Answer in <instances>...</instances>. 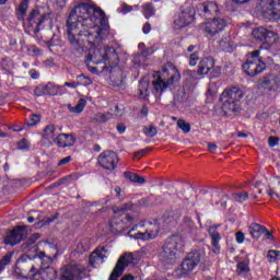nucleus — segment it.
Masks as SVG:
<instances>
[{
  "mask_svg": "<svg viewBox=\"0 0 280 280\" xmlns=\"http://www.w3.org/2000/svg\"><path fill=\"white\" fill-rule=\"evenodd\" d=\"M185 247V238L182 235H173L166 238L160 252V259L164 264H174L178 259V253Z\"/></svg>",
  "mask_w": 280,
  "mask_h": 280,
  "instance_id": "nucleus-4",
  "label": "nucleus"
},
{
  "mask_svg": "<svg viewBox=\"0 0 280 280\" xmlns=\"http://www.w3.org/2000/svg\"><path fill=\"white\" fill-rule=\"evenodd\" d=\"M84 267L82 265H67L60 269V280H82Z\"/></svg>",
  "mask_w": 280,
  "mask_h": 280,
  "instance_id": "nucleus-14",
  "label": "nucleus"
},
{
  "mask_svg": "<svg viewBox=\"0 0 280 280\" xmlns=\"http://www.w3.org/2000/svg\"><path fill=\"white\" fill-rule=\"evenodd\" d=\"M20 264V268L22 270V275L26 278H33V280H45V278H37L36 279V275H40V272L36 271V268L34 267V265H27L23 261L19 262ZM27 268V269H25Z\"/></svg>",
  "mask_w": 280,
  "mask_h": 280,
  "instance_id": "nucleus-26",
  "label": "nucleus"
},
{
  "mask_svg": "<svg viewBox=\"0 0 280 280\" xmlns=\"http://www.w3.org/2000/svg\"><path fill=\"white\" fill-rule=\"evenodd\" d=\"M151 31H152V25L150 24V22H147L142 27V32L143 34H150Z\"/></svg>",
  "mask_w": 280,
  "mask_h": 280,
  "instance_id": "nucleus-56",
  "label": "nucleus"
},
{
  "mask_svg": "<svg viewBox=\"0 0 280 280\" xmlns=\"http://www.w3.org/2000/svg\"><path fill=\"white\" fill-rule=\"evenodd\" d=\"M18 150H30V142L26 139H22L18 142Z\"/></svg>",
  "mask_w": 280,
  "mask_h": 280,
  "instance_id": "nucleus-51",
  "label": "nucleus"
},
{
  "mask_svg": "<svg viewBox=\"0 0 280 280\" xmlns=\"http://www.w3.org/2000/svg\"><path fill=\"white\" fill-rule=\"evenodd\" d=\"M42 141L46 145H54L56 142V126L47 125L42 132Z\"/></svg>",
  "mask_w": 280,
  "mask_h": 280,
  "instance_id": "nucleus-22",
  "label": "nucleus"
},
{
  "mask_svg": "<svg viewBox=\"0 0 280 280\" xmlns=\"http://www.w3.org/2000/svg\"><path fill=\"white\" fill-rule=\"evenodd\" d=\"M71 161H72L71 155H68V156L61 159V160L58 162V165H59V167H62V165H67V164L71 163Z\"/></svg>",
  "mask_w": 280,
  "mask_h": 280,
  "instance_id": "nucleus-54",
  "label": "nucleus"
},
{
  "mask_svg": "<svg viewBox=\"0 0 280 280\" xmlns=\"http://www.w3.org/2000/svg\"><path fill=\"white\" fill-rule=\"evenodd\" d=\"M197 73L199 75H210V78H220V69L215 68L213 57H206L200 60Z\"/></svg>",
  "mask_w": 280,
  "mask_h": 280,
  "instance_id": "nucleus-13",
  "label": "nucleus"
},
{
  "mask_svg": "<svg viewBox=\"0 0 280 280\" xmlns=\"http://www.w3.org/2000/svg\"><path fill=\"white\" fill-rule=\"evenodd\" d=\"M120 280H135V277L132 275H126Z\"/></svg>",
  "mask_w": 280,
  "mask_h": 280,
  "instance_id": "nucleus-64",
  "label": "nucleus"
},
{
  "mask_svg": "<svg viewBox=\"0 0 280 280\" xmlns=\"http://www.w3.org/2000/svg\"><path fill=\"white\" fill-rule=\"evenodd\" d=\"M132 222H135V218L130 214H127L124 219L115 217L112 219L109 226L114 233H122V231L132 226Z\"/></svg>",
  "mask_w": 280,
  "mask_h": 280,
  "instance_id": "nucleus-16",
  "label": "nucleus"
},
{
  "mask_svg": "<svg viewBox=\"0 0 280 280\" xmlns=\"http://www.w3.org/2000/svg\"><path fill=\"white\" fill-rule=\"evenodd\" d=\"M22 250L26 254L28 259H39L42 264L45 266V264H51V257L47 256L45 252H38V247L36 245H33L31 247H22Z\"/></svg>",
  "mask_w": 280,
  "mask_h": 280,
  "instance_id": "nucleus-18",
  "label": "nucleus"
},
{
  "mask_svg": "<svg viewBox=\"0 0 280 280\" xmlns=\"http://www.w3.org/2000/svg\"><path fill=\"white\" fill-rule=\"evenodd\" d=\"M46 95H58L60 92V86L56 85V83L48 82L44 84Z\"/></svg>",
  "mask_w": 280,
  "mask_h": 280,
  "instance_id": "nucleus-33",
  "label": "nucleus"
},
{
  "mask_svg": "<svg viewBox=\"0 0 280 280\" xmlns=\"http://www.w3.org/2000/svg\"><path fill=\"white\" fill-rule=\"evenodd\" d=\"M117 130H118V132L120 133V135H124V132H126V125H124V124H119V125H117Z\"/></svg>",
  "mask_w": 280,
  "mask_h": 280,
  "instance_id": "nucleus-61",
  "label": "nucleus"
},
{
  "mask_svg": "<svg viewBox=\"0 0 280 280\" xmlns=\"http://www.w3.org/2000/svg\"><path fill=\"white\" fill-rule=\"evenodd\" d=\"M177 128H179L182 132H185V135H188V132H191V125L183 119L177 120Z\"/></svg>",
  "mask_w": 280,
  "mask_h": 280,
  "instance_id": "nucleus-38",
  "label": "nucleus"
},
{
  "mask_svg": "<svg viewBox=\"0 0 280 280\" xmlns=\"http://www.w3.org/2000/svg\"><path fill=\"white\" fill-rule=\"evenodd\" d=\"M198 60H200V57L198 56V51L192 52L189 56V66L196 67V65H198Z\"/></svg>",
  "mask_w": 280,
  "mask_h": 280,
  "instance_id": "nucleus-48",
  "label": "nucleus"
},
{
  "mask_svg": "<svg viewBox=\"0 0 280 280\" xmlns=\"http://www.w3.org/2000/svg\"><path fill=\"white\" fill-rule=\"evenodd\" d=\"M163 222L165 224H176L177 220H178V217L175 219L174 218V214L172 213H168V214H164L163 218H162Z\"/></svg>",
  "mask_w": 280,
  "mask_h": 280,
  "instance_id": "nucleus-45",
  "label": "nucleus"
},
{
  "mask_svg": "<svg viewBox=\"0 0 280 280\" xmlns=\"http://www.w3.org/2000/svg\"><path fill=\"white\" fill-rule=\"evenodd\" d=\"M38 121H40V116H38L36 114H32L30 116V120L27 121V126H36V124H38Z\"/></svg>",
  "mask_w": 280,
  "mask_h": 280,
  "instance_id": "nucleus-50",
  "label": "nucleus"
},
{
  "mask_svg": "<svg viewBox=\"0 0 280 280\" xmlns=\"http://www.w3.org/2000/svg\"><path fill=\"white\" fill-rule=\"evenodd\" d=\"M236 272L237 275H246V272H250V268L248 264L241 261L236 265Z\"/></svg>",
  "mask_w": 280,
  "mask_h": 280,
  "instance_id": "nucleus-39",
  "label": "nucleus"
},
{
  "mask_svg": "<svg viewBox=\"0 0 280 280\" xmlns=\"http://www.w3.org/2000/svg\"><path fill=\"white\" fill-rule=\"evenodd\" d=\"M205 249H194L189 252L184 260L182 261L180 275L182 277H187V275H191L202 259L205 258Z\"/></svg>",
  "mask_w": 280,
  "mask_h": 280,
  "instance_id": "nucleus-6",
  "label": "nucleus"
},
{
  "mask_svg": "<svg viewBox=\"0 0 280 280\" xmlns=\"http://www.w3.org/2000/svg\"><path fill=\"white\" fill-rule=\"evenodd\" d=\"M122 12H125V13L132 12V7H130L128 4H124L122 5Z\"/></svg>",
  "mask_w": 280,
  "mask_h": 280,
  "instance_id": "nucleus-62",
  "label": "nucleus"
},
{
  "mask_svg": "<svg viewBox=\"0 0 280 280\" xmlns=\"http://www.w3.org/2000/svg\"><path fill=\"white\" fill-rule=\"evenodd\" d=\"M55 143L57 148H72L75 145V137L73 133H59L55 138Z\"/></svg>",
  "mask_w": 280,
  "mask_h": 280,
  "instance_id": "nucleus-20",
  "label": "nucleus"
},
{
  "mask_svg": "<svg viewBox=\"0 0 280 280\" xmlns=\"http://www.w3.org/2000/svg\"><path fill=\"white\" fill-rule=\"evenodd\" d=\"M36 279L54 280L56 279V270L54 268L44 269L39 273H35Z\"/></svg>",
  "mask_w": 280,
  "mask_h": 280,
  "instance_id": "nucleus-30",
  "label": "nucleus"
},
{
  "mask_svg": "<svg viewBox=\"0 0 280 280\" xmlns=\"http://www.w3.org/2000/svg\"><path fill=\"white\" fill-rule=\"evenodd\" d=\"M235 238L237 244H244V240H246V236L244 235V232L238 231L235 233Z\"/></svg>",
  "mask_w": 280,
  "mask_h": 280,
  "instance_id": "nucleus-53",
  "label": "nucleus"
},
{
  "mask_svg": "<svg viewBox=\"0 0 280 280\" xmlns=\"http://www.w3.org/2000/svg\"><path fill=\"white\" fill-rule=\"evenodd\" d=\"M12 261V253L5 254L1 259H0V272L5 270V266H10V262Z\"/></svg>",
  "mask_w": 280,
  "mask_h": 280,
  "instance_id": "nucleus-35",
  "label": "nucleus"
},
{
  "mask_svg": "<svg viewBox=\"0 0 280 280\" xmlns=\"http://www.w3.org/2000/svg\"><path fill=\"white\" fill-rule=\"evenodd\" d=\"M142 12L145 19H150L151 16H154L156 10H154V7L152 5V3H147L142 5Z\"/></svg>",
  "mask_w": 280,
  "mask_h": 280,
  "instance_id": "nucleus-34",
  "label": "nucleus"
},
{
  "mask_svg": "<svg viewBox=\"0 0 280 280\" xmlns=\"http://www.w3.org/2000/svg\"><path fill=\"white\" fill-rule=\"evenodd\" d=\"M149 152H150V149H141L133 154V159H143V156H145V154Z\"/></svg>",
  "mask_w": 280,
  "mask_h": 280,
  "instance_id": "nucleus-52",
  "label": "nucleus"
},
{
  "mask_svg": "<svg viewBox=\"0 0 280 280\" xmlns=\"http://www.w3.org/2000/svg\"><path fill=\"white\" fill-rule=\"evenodd\" d=\"M143 133L145 135V137H149L150 139H152L158 135L156 127H154L153 125H150L149 127H144Z\"/></svg>",
  "mask_w": 280,
  "mask_h": 280,
  "instance_id": "nucleus-41",
  "label": "nucleus"
},
{
  "mask_svg": "<svg viewBox=\"0 0 280 280\" xmlns=\"http://www.w3.org/2000/svg\"><path fill=\"white\" fill-rule=\"evenodd\" d=\"M118 163L119 158H117V153H115V151H104L98 155V165H101L103 170L113 172L117 167Z\"/></svg>",
  "mask_w": 280,
  "mask_h": 280,
  "instance_id": "nucleus-15",
  "label": "nucleus"
},
{
  "mask_svg": "<svg viewBox=\"0 0 280 280\" xmlns=\"http://www.w3.org/2000/svg\"><path fill=\"white\" fill-rule=\"evenodd\" d=\"M47 15L40 9H34L28 15V25L34 32H40V26L45 23Z\"/></svg>",
  "mask_w": 280,
  "mask_h": 280,
  "instance_id": "nucleus-17",
  "label": "nucleus"
},
{
  "mask_svg": "<svg viewBox=\"0 0 280 280\" xmlns=\"http://www.w3.org/2000/svg\"><path fill=\"white\" fill-rule=\"evenodd\" d=\"M102 62L105 65L103 69L106 67H110V69L117 67V65H119L117 50H115L114 47L95 48L85 59V65L90 71H97V68L91 67V65H102Z\"/></svg>",
  "mask_w": 280,
  "mask_h": 280,
  "instance_id": "nucleus-2",
  "label": "nucleus"
},
{
  "mask_svg": "<svg viewBox=\"0 0 280 280\" xmlns=\"http://www.w3.org/2000/svg\"><path fill=\"white\" fill-rule=\"evenodd\" d=\"M125 178L130 180V183H138V185H143L145 183V178L132 172H125Z\"/></svg>",
  "mask_w": 280,
  "mask_h": 280,
  "instance_id": "nucleus-32",
  "label": "nucleus"
},
{
  "mask_svg": "<svg viewBox=\"0 0 280 280\" xmlns=\"http://www.w3.org/2000/svg\"><path fill=\"white\" fill-rule=\"evenodd\" d=\"M224 27H226V21H224L223 19L215 18L212 21L206 23L205 30L207 34L213 36L218 34V32H222Z\"/></svg>",
  "mask_w": 280,
  "mask_h": 280,
  "instance_id": "nucleus-19",
  "label": "nucleus"
},
{
  "mask_svg": "<svg viewBox=\"0 0 280 280\" xmlns=\"http://www.w3.org/2000/svg\"><path fill=\"white\" fill-rule=\"evenodd\" d=\"M196 20V10L194 7L187 5L183 7L180 12L174 16L173 28L183 30Z\"/></svg>",
  "mask_w": 280,
  "mask_h": 280,
  "instance_id": "nucleus-9",
  "label": "nucleus"
},
{
  "mask_svg": "<svg viewBox=\"0 0 280 280\" xmlns=\"http://www.w3.org/2000/svg\"><path fill=\"white\" fill-rule=\"evenodd\" d=\"M27 8H30V0H22L18 9L19 16L21 19H23L25 14H27Z\"/></svg>",
  "mask_w": 280,
  "mask_h": 280,
  "instance_id": "nucleus-36",
  "label": "nucleus"
},
{
  "mask_svg": "<svg viewBox=\"0 0 280 280\" xmlns=\"http://www.w3.org/2000/svg\"><path fill=\"white\" fill-rule=\"evenodd\" d=\"M211 240H212V250L213 253H220V233L215 228H209L208 231Z\"/></svg>",
  "mask_w": 280,
  "mask_h": 280,
  "instance_id": "nucleus-28",
  "label": "nucleus"
},
{
  "mask_svg": "<svg viewBox=\"0 0 280 280\" xmlns=\"http://www.w3.org/2000/svg\"><path fill=\"white\" fill-rule=\"evenodd\" d=\"M28 73L33 80H38V75H40L36 69H31Z\"/></svg>",
  "mask_w": 280,
  "mask_h": 280,
  "instance_id": "nucleus-58",
  "label": "nucleus"
},
{
  "mask_svg": "<svg viewBox=\"0 0 280 280\" xmlns=\"http://www.w3.org/2000/svg\"><path fill=\"white\" fill-rule=\"evenodd\" d=\"M135 261V254L132 253H125L116 262L115 268L113 269L109 280H118L119 277L124 275V270L130 266Z\"/></svg>",
  "mask_w": 280,
  "mask_h": 280,
  "instance_id": "nucleus-12",
  "label": "nucleus"
},
{
  "mask_svg": "<svg viewBox=\"0 0 280 280\" xmlns=\"http://www.w3.org/2000/svg\"><path fill=\"white\" fill-rule=\"evenodd\" d=\"M260 12L267 21H280V0H261Z\"/></svg>",
  "mask_w": 280,
  "mask_h": 280,
  "instance_id": "nucleus-10",
  "label": "nucleus"
},
{
  "mask_svg": "<svg viewBox=\"0 0 280 280\" xmlns=\"http://www.w3.org/2000/svg\"><path fill=\"white\" fill-rule=\"evenodd\" d=\"M253 37L259 43H268V38H272L275 36V32L268 31L266 27H257L252 32Z\"/></svg>",
  "mask_w": 280,
  "mask_h": 280,
  "instance_id": "nucleus-23",
  "label": "nucleus"
},
{
  "mask_svg": "<svg viewBox=\"0 0 280 280\" xmlns=\"http://www.w3.org/2000/svg\"><path fill=\"white\" fill-rule=\"evenodd\" d=\"M218 3L214 1H206L203 3H199L197 5V11L201 14H205V16H211V14H218L219 12Z\"/></svg>",
  "mask_w": 280,
  "mask_h": 280,
  "instance_id": "nucleus-21",
  "label": "nucleus"
},
{
  "mask_svg": "<svg viewBox=\"0 0 280 280\" xmlns=\"http://www.w3.org/2000/svg\"><path fill=\"white\" fill-rule=\"evenodd\" d=\"M137 226L138 225H135L128 232L129 237H133V240H142L143 242H148V240H155V237L159 235L160 228L156 221H144L143 223H140V226H143L144 231H139L136 234H132V231H135Z\"/></svg>",
  "mask_w": 280,
  "mask_h": 280,
  "instance_id": "nucleus-8",
  "label": "nucleus"
},
{
  "mask_svg": "<svg viewBox=\"0 0 280 280\" xmlns=\"http://www.w3.org/2000/svg\"><path fill=\"white\" fill-rule=\"evenodd\" d=\"M261 84L268 91H277L280 86V77L278 74H269L261 79Z\"/></svg>",
  "mask_w": 280,
  "mask_h": 280,
  "instance_id": "nucleus-24",
  "label": "nucleus"
},
{
  "mask_svg": "<svg viewBox=\"0 0 280 280\" xmlns=\"http://www.w3.org/2000/svg\"><path fill=\"white\" fill-rule=\"evenodd\" d=\"M89 250V245L86 244V241H81L77 244V252L78 253H86Z\"/></svg>",
  "mask_w": 280,
  "mask_h": 280,
  "instance_id": "nucleus-47",
  "label": "nucleus"
},
{
  "mask_svg": "<svg viewBox=\"0 0 280 280\" xmlns=\"http://www.w3.org/2000/svg\"><path fill=\"white\" fill-rule=\"evenodd\" d=\"M45 67H54V59H47L44 61Z\"/></svg>",
  "mask_w": 280,
  "mask_h": 280,
  "instance_id": "nucleus-63",
  "label": "nucleus"
},
{
  "mask_svg": "<svg viewBox=\"0 0 280 280\" xmlns=\"http://www.w3.org/2000/svg\"><path fill=\"white\" fill-rule=\"evenodd\" d=\"M67 34L77 51L97 47L108 34L106 13L89 3L78 4L68 18Z\"/></svg>",
  "mask_w": 280,
  "mask_h": 280,
  "instance_id": "nucleus-1",
  "label": "nucleus"
},
{
  "mask_svg": "<svg viewBox=\"0 0 280 280\" xmlns=\"http://www.w3.org/2000/svg\"><path fill=\"white\" fill-rule=\"evenodd\" d=\"M34 95H36V97H43V95H47L45 84H40L37 88H35Z\"/></svg>",
  "mask_w": 280,
  "mask_h": 280,
  "instance_id": "nucleus-46",
  "label": "nucleus"
},
{
  "mask_svg": "<svg viewBox=\"0 0 280 280\" xmlns=\"http://www.w3.org/2000/svg\"><path fill=\"white\" fill-rule=\"evenodd\" d=\"M78 80H79V86H80V84L83 86H90V84H93V81L91 80V78H89L84 74H80L78 77Z\"/></svg>",
  "mask_w": 280,
  "mask_h": 280,
  "instance_id": "nucleus-44",
  "label": "nucleus"
},
{
  "mask_svg": "<svg viewBox=\"0 0 280 280\" xmlns=\"http://www.w3.org/2000/svg\"><path fill=\"white\" fill-rule=\"evenodd\" d=\"M40 240V234L35 233L31 237H28L22 248H30L32 246H36V241Z\"/></svg>",
  "mask_w": 280,
  "mask_h": 280,
  "instance_id": "nucleus-37",
  "label": "nucleus"
},
{
  "mask_svg": "<svg viewBox=\"0 0 280 280\" xmlns=\"http://www.w3.org/2000/svg\"><path fill=\"white\" fill-rule=\"evenodd\" d=\"M268 143L270 148H275V145L279 144V139L277 137H269Z\"/></svg>",
  "mask_w": 280,
  "mask_h": 280,
  "instance_id": "nucleus-55",
  "label": "nucleus"
},
{
  "mask_svg": "<svg viewBox=\"0 0 280 280\" xmlns=\"http://www.w3.org/2000/svg\"><path fill=\"white\" fill-rule=\"evenodd\" d=\"M220 47L223 49V51H231V45L226 44V42L221 40Z\"/></svg>",
  "mask_w": 280,
  "mask_h": 280,
  "instance_id": "nucleus-57",
  "label": "nucleus"
},
{
  "mask_svg": "<svg viewBox=\"0 0 280 280\" xmlns=\"http://www.w3.org/2000/svg\"><path fill=\"white\" fill-rule=\"evenodd\" d=\"M84 108H86V100L84 98H80L75 106H71V104L68 105V110L77 115H80V113H82Z\"/></svg>",
  "mask_w": 280,
  "mask_h": 280,
  "instance_id": "nucleus-31",
  "label": "nucleus"
},
{
  "mask_svg": "<svg viewBox=\"0 0 280 280\" xmlns=\"http://www.w3.org/2000/svg\"><path fill=\"white\" fill-rule=\"evenodd\" d=\"M264 231H266V226L259 223H252L248 226V233L252 235L253 240H259V237L264 235Z\"/></svg>",
  "mask_w": 280,
  "mask_h": 280,
  "instance_id": "nucleus-27",
  "label": "nucleus"
},
{
  "mask_svg": "<svg viewBox=\"0 0 280 280\" xmlns=\"http://www.w3.org/2000/svg\"><path fill=\"white\" fill-rule=\"evenodd\" d=\"M132 207H133L132 202H127L121 207H114L113 211L114 213H124V211H130Z\"/></svg>",
  "mask_w": 280,
  "mask_h": 280,
  "instance_id": "nucleus-42",
  "label": "nucleus"
},
{
  "mask_svg": "<svg viewBox=\"0 0 280 280\" xmlns=\"http://www.w3.org/2000/svg\"><path fill=\"white\" fill-rule=\"evenodd\" d=\"M267 259L270 264H272L273 261H279L280 259V252L279 250H275V249H270L267 254Z\"/></svg>",
  "mask_w": 280,
  "mask_h": 280,
  "instance_id": "nucleus-40",
  "label": "nucleus"
},
{
  "mask_svg": "<svg viewBox=\"0 0 280 280\" xmlns=\"http://www.w3.org/2000/svg\"><path fill=\"white\" fill-rule=\"evenodd\" d=\"M184 224H186L187 226L191 228V226H194V221L191 220V218L185 217L184 218Z\"/></svg>",
  "mask_w": 280,
  "mask_h": 280,
  "instance_id": "nucleus-60",
  "label": "nucleus"
},
{
  "mask_svg": "<svg viewBox=\"0 0 280 280\" xmlns=\"http://www.w3.org/2000/svg\"><path fill=\"white\" fill-rule=\"evenodd\" d=\"M242 100H244V91L242 89L237 86L226 89L220 97L222 109L224 113H237Z\"/></svg>",
  "mask_w": 280,
  "mask_h": 280,
  "instance_id": "nucleus-5",
  "label": "nucleus"
},
{
  "mask_svg": "<svg viewBox=\"0 0 280 280\" xmlns=\"http://www.w3.org/2000/svg\"><path fill=\"white\" fill-rule=\"evenodd\" d=\"M90 119L93 124H106L113 119V114L110 112L96 113Z\"/></svg>",
  "mask_w": 280,
  "mask_h": 280,
  "instance_id": "nucleus-29",
  "label": "nucleus"
},
{
  "mask_svg": "<svg viewBox=\"0 0 280 280\" xmlns=\"http://www.w3.org/2000/svg\"><path fill=\"white\" fill-rule=\"evenodd\" d=\"M232 197H233V200H235L236 202H244L248 198V194L246 191L236 192V194H233Z\"/></svg>",
  "mask_w": 280,
  "mask_h": 280,
  "instance_id": "nucleus-43",
  "label": "nucleus"
},
{
  "mask_svg": "<svg viewBox=\"0 0 280 280\" xmlns=\"http://www.w3.org/2000/svg\"><path fill=\"white\" fill-rule=\"evenodd\" d=\"M139 92L140 97H148V83H140Z\"/></svg>",
  "mask_w": 280,
  "mask_h": 280,
  "instance_id": "nucleus-49",
  "label": "nucleus"
},
{
  "mask_svg": "<svg viewBox=\"0 0 280 280\" xmlns=\"http://www.w3.org/2000/svg\"><path fill=\"white\" fill-rule=\"evenodd\" d=\"M261 50H254L249 54L246 62L243 63V69L247 75L250 78H255V75H259L266 69V62L259 57Z\"/></svg>",
  "mask_w": 280,
  "mask_h": 280,
  "instance_id": "nucleus-7",
  "label": "nucleus"
},
{
  "mask_svg": "<svg viewBox=\"0 0 280 280\" xmlns=\"http://www.w3.org/2000/svg\"><path fill=\"white\" fill-rule=\"evenodd\" d=\"M65 86H69L70 89H78V86H80V82H66Z\"/></svg>",
  "mask_w": 280,
  "mask_h": 280,
  "instance_id": "nucleus-59",
  "label": "nucleus"
},
{
  "mask_svg": "<svg viewBox=\"0 0 280 280\" xmlns=\"http://www.w3.org/2000/svg\"><path fill=\"white\" fill-rule=\"evenodd\" d=\"M180 82V72L174 63H166L161 72H158V78L152 82L156 93H165L166 90L176 86Z\"/></svg>",
  "mask_w": 280,
  "mask_h": 280,
  "instance_id": "nucleus-3",
  "label": "nucleus"
},
{
  "mask_svg": "<svg viewBox=\"0 0 280 280\" xmlns=\"http://www.w3.org/2000/svg\"><path fill=\"white\" fill-rule=\"evenodd\" d=\"M25 237H27V226L18 225L13 230L7 232L4 244L7 246H16V244H21Z\"/></svg>",
  "mask_w": 280,
  "mask_h": 280,
  "instance_id": "nucleus-11",
  "label": "nucleus"
},
{
  "mask_svg": "<svg viewBox=\"0 0 280 280\" xmlns=\"http://www.w3.org/2000/svg\"><path fill=\"white\" fill-rule=\"evenodd\" d=\"M106 253H108V249H106V247H97L90 255V264L92 266H97V264H104V259H106Z\"/></svg>",
  "mask_w": 280,
  "mask_h": 280,
  "instance_id": "nucleus-25",
  "label": "nucleus"
}]
</instances>
